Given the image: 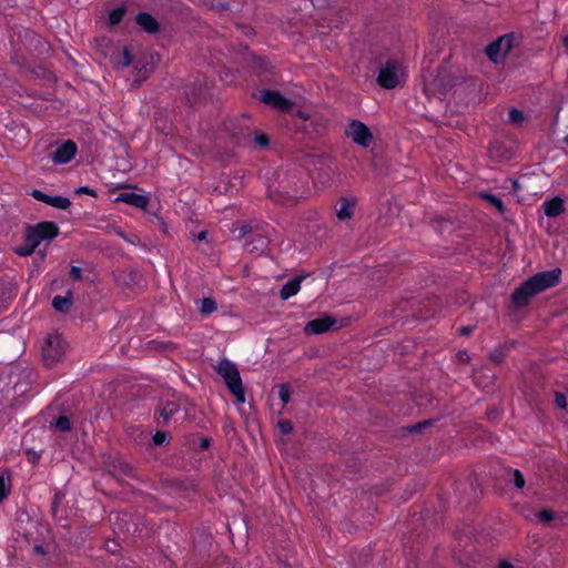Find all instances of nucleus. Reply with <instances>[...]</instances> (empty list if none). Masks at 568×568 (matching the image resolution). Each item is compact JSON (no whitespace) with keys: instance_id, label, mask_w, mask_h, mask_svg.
Wrapping results in <instances>:
<instances>
[{"instance_id":"nucleus-46","label":"nucleus","mask_w":568,"mask_h":568,"mask_svg":"<svg viewBox=\"0 0 568 568\" xmlns=\"http://www.w3.org/2000/svg\"><path fill=\"white\" fill-rule=\"evenodd\" d=\"M555 404L558 408L565 409L567 406V398L564 393L555 394Z\"/></svg>"},{"instance_id":"nucleus-52","label":"nucleus","mask_w":568,"mask_h":568,"mask_svg":"<svg viewBox=\"0 0 568 568\" xmlns=\"http://www.w3.org/2000/svg\"><path fill=\"white\" fill-rule=\"evenodd\" d=\"M126 242L131 243L132 245H138L140 244V237L135 234H132L128 236Z\"/></svg>"},{"instance_id":"nucleus-15","label":"nucleus","mask_w":568,"mask_h":568,"mask_svg":"<svg viewBox=\"0 0 568 568\" xmlns=\"http://www.w3.org/2000/svg\"><path fill=\"white\" fill-rule=\"evenodd\" d=\"M115 201L123 202L142 210H144L149 204V199L146 196L134 192L120 193Z\"/></svg>"},{"instance_id":"nucleus-37","label":"nucleus","mask_w":568,"mask_h":568,"mask_svg":"<svg viewBox=\"0 0 568 568\" xmlns=\"http://www.w3.org/2000/svg\"><path fill=\"white\" fill-rule=\"evenodd\" d=\"M38 246H33V242H26L24 245L14 248V252L20 256H28L34 252Z\"/></svg>"},{"instance_id":"nucleus-47","label":"nucleus","mask_w":568,"mask_h":568,"mask_svg":"<svg viewBox=\"0 0 568 568\" xmlns=\"http://www.w3.org/2000/svg\"><path fill=\"white\" fill-rule=\"evenodd\" d=\"M31 195H32V197H33V199H36L37 201L43 202V203H45V204H47L48 199H49V196H50V195H48V194L43 193V192H42V191H40V190H33V191L31 192Z\"/></svg>"},{"instance_id":"nucleus-20","label":"nucleus","mask_w":568,"mask_h":568,"mask_svg":"<svg viewBox=\"0 0 568 568\" xmlns=\"http://www.w3.org/2000/svg\"><path fill=\"white\" fill-rule=\"evenodd\" d=\"M463 485H467L469 487V491H467L468 501H476L483 496V490L479 489L480 484L478 483L476 475H468Z\"/></svg>"},{"instance_id":"nucleus-48","label":"nucleus","mask_w":568,"mask_h":568,"mask_svg":"<svg viewBox=\"0 0 568 568\" xmlns=\"http://www.w3.org/2000/svg\"><path fill=\"white\" fill-rule=\"evenodd\" d=\"M77 194H89L91 196H95L97 193L94 190L90 189L89 186H81L75 191Z\"/></svg>"},{"instance_id":"nucleus-23","label":"nucleus","mask_w":568,"mask_h":568,"mask_svg":"<svg viewBox=\"0 0 568 568\" xmlns=\"http://www.w3.org/2000/svg\"><path fill=\"white\" fill-rule=\"evenodd\" d=\"M112 469H113L112 471H113L114 476L124 475V476H130L133 478L136 477L134 474L133 467L130 464L121 462V460L114 462L112 464Z\"/></svg>"},{"instance_id":"nucleus-58","label":"nucleus","mask_w":568,"mask_h":568,"mask_svg":"<svg viewBox=\"0 0 568 568\" xmlns=\"http://www.w3.org/2000/svg\"><path fill=\"white\" fill-rule=\"evenodd\" d=\"M206 237H207V231H202L200 232L197 235H196V240L197 241H206Z\"/></svg>"},{"instance_id":"nucleus-4","label":"nucleus","mask_w":568,"mask_h":568,"mask_svg":"<svg viewBox=\"0 0 568 568\" xmlns=\"http://www.w3.org/2000/svg\"><path fill=\"white\" fill-rule=\"evenodd\" d=\"M60 233L57 223L43 221L36 225H27L24 232V241L33 242V246H39L42 241H51Z\"/></svg>"},{"instance_id":"nucleus-64","label":"nucleus","mask_w":568,"mask_h":568,"mask_svg":"<svg viewBox=\"0 0 568 568\" xmlns=\"http://www.w3.org/2000/svg\"><path fill=\"white\" fill-rule=\"evenodd\" d=\"M565 140H566V142L568 143V135L566 136V139H565Z\"/></svg>"},{"instance_id":"nucleus-8","label":"nucleus","mask_w":568,"mask_h":568,"mask_svg":"<svg viewBox=\"0 0 568 568\" xmlns=\"http://www.w3.org/2000/svg\"><path fill=\"white\" fill-rule=\"evenodd\" d=\"M345 134L362 148H368L374 140L368 126L359 120H352L345 130Z\"/></svg>"},{"instance_id":"nucleus-16","label":"nucleus","mask_w":568,"mask_h":568,"mask_svg":"<svg viewBox=\"0 0 568 568\" xmlns=\"http://www.w3.org/2000/svg\"><path fill=\"white\" fill-rule=\"evenodd\" d=\"M135 22L142 28V30L150 34H154L160 31V23L150 13H138Z\"/></svg>"},{"instance_id":"nucleus-25","label":"nucleus","mask_w":568,"mask_h":568,"mask_svg":"<svg viewBox=\"0 0 568 568\" xmlns=\"http://www.w3.org/2000/svg\"><path fill=\"white\" fill-rule=\"evenodd\" d=\"M507 353L508 345H498L490 352L489 358L494 364L499 365L504 362L505 357L507 356Z\"/></svg>"},{"instance_id":"nucleus-45","label":"nucleus","mask_w":568,"mask_h":568,"mask_svg":"<svg viewBox=\"0 0 568 568\" xmlns=\"http://www.w3.org/2000/svg\"><path fill=\"white\" fill-rule=\"evenodd\" d=\"M70 278L73 281V282H79V281H87L88 278L83 277L82 276V270L78 266H72L70 268Z\"/></svg>"},{"instance_id":"nucleus-34","label":"nucleus","mask_w":568,"mask_h":568,"mask_svg":"<svg viewBox=\"0 0 568 568\" xmlns=\"http://www.w3.org/2000/svg\"><path fill=\"white\" fill-rule=\"evenodd\" d=\"M132 54L129 50V48L124 47L122 52L118 57V64L122 65L123 68L129 67L132 63Z\"/></svg>"},{"instance_id":"nucleus-63","label":"nucleus","mask_w":568,"mask_h":568,"mask_svg":"<svg viewBox=\"0 0 568 568\" xmlns=\"http://www.w3.org/2000/svg\"><path fill=\"white\" fill-rule=\"evenodd\" d=\"M513 186H514V187H518V181H517V180H514V181H513Z\"/></svg>"},{"instance_id":"nucleus-29","label":"nucleus","mask_w":568,"mask_h":568,"mask_svg":"<svg viewBox=\"0 0 568 568\" xmlns=\"http://www.w3.org/2000/svg\"><path fill=\"white\" fill-rule=\"evenodd\" d=\"M47 204L60 210H67L71 205V201L64 196H49Z\"/></svg>"},{"instance_id":"nucleus-3","label":"nucleus","mask_w":568,"mask_h":568,"mask_svg":"<svg viewBox=\"0 0 568 568\" xmlns=\"http://www.w3.org/2000/svg\"><path fill=\"white\" fill-rule=\"evenodd\" d=\"M67 348L68 343L61 334H48L41 346V356L44 366L48 368L54 367L64 358Z\"/></svg>"},{"instance_id":"nucleus-54","label":"nucleus","mask_w":568,"mask_h":568,"mask_svg":"<svg viewBox=\"0 0 568 568\" xmlns=\"http://www.w3.org/2000/svg\"><path fill=\"white\" fill-rule=\"evenodd\" d=\"M112 230L115 232V234H118L120 237H122L124 241H126L129 235L126 233H124L121 229L112 226Z\"/></svg>"},{"instance_id":"nucleus-55","label":"nucleus","mask_w":568,"mask_h":568,"mask_svg":"<svg viewBox=\"0 0 568 568\" xmlns=\"http://www.w3.org/2000/svg\"><path fill=\"white\" fill-rule=\"evenodd\" d=\"M497 568H515L509 561L503 560L498 564Z\"/></svg>"},{"instance_id":"nucleus-18","label":"nucleus","mask_w":568,"mask_h":568,"mask_svg":"<svg viewBox=\"0 0 568 568\" xmlns=\"http://www.w3.org/2000/svg\"><path fill=\"white\" fill-rule=\"evenodd\" d=\"M339 209L337 210V217L338 220L341 221H346V220H349L352 219L353 214H354V207L356 205V200L355 199H347V197H342L341 201H339Z\"/></svg>"},{"instance_id":"nucleus-19","label":"nucleus","mask_w":568,"mask_h":568,"mask_svg":"<svg viewBox=\"0 0 568 568\" xmlns=\"http://www.w3.org/2000/svg\"><path fill=\"white\" fill-rule=\"evenodd\" d=\"M544 212L548 217H556L565 211L564 201L560 197H554L544 203Z\"/></svg>"},{"instance_id":"nucleus-30","label":"nucleus","mask_w":568,"mask_h":568,"mask_svg":"<svg viewBox=\"0 0 568 568\" xmlns=\"http://www.w3.org/2000/svg\"><path fill=\"white\" fill-rule=\"evenodd\" d=\"M52 426H54L58 430H60L62 433H68L72 428L71 422H70L69 417L65 415H61V416L57 417L52 422Z\"/></svg>"},{"instance_id":"nucleus-53","label":"nucleus","mask_w":568,"mask_h":568,"mask_svg":"<svg viewBox=\"0 0 568 568\" xmlns=\"http://www.w3.org/2000/svg\"><path fill=\"white\" fill-rule=\"evenodd\" d=\"M33 551L36 554H39V555H45L47 554V550L44 549V547L42 545H34Z\"/></svg>"},{"instance_id":"nucleus-35","label":"nucleus","mask_w":568,"mask_h":568,"mask_svg":"<svg viewBox=\"0 0 568 568\" xmlns=\"http://www.w3.org/2000/svg\"><path fill=\"white\" fill-rule=\"evenodd\" d=\"M12 298V287H0V310L7 306V303Z\"/></svg>"},{"instance_id":"nucleus-5","label":"nucleus","mask_w":568,"mask_h":568,"mask_svg":"<svg viewBox=\"0 0 568 568\" xmlns=\"http://www.w3.org/2000/svg\"><path fill=\"white\" fill-rule=\"evenodd\" d=\"M239 237L244 239V247L250 253L263 252L268 244L267 236L256 225L245 224L239 229Z\"/></svg>"},{"instance_id":"nucleus-44","label":"nucleus","mask_w":568,"mask_h":568,"mask_svg":"<svg viewBox=\"0 0 568 568\" xmlns=\"http://www.w3.org/2000/svg\"><path fill=\"white\" fill-rule=\"evenodd\" d=\"M277 426L283 435H288L293 432V423L288 419H280Z\"/></svg>"},{"instance_id":"nucleus-32","label":"nucleus","mask_w":568,"mask_h":568,"mask_svg":"<svg viewBox=\"0 0 568 568\" xmlns=\"http://www.w3.org/2000/svg\"><path fill=\"white\" fill-rule=\"evenodd\" d=\"M510 483L517 489H523L525 487L526 480H525L523 473L519 469L511 470Z\"/></svg>"},{"instance_id":"nucleus-24","label":"nucleus","mask_w":568,"mask_h":568,"mask_svg":"<svg viewBox=\"0 0 568 568\" xmlns=\"http://www.w3.org/2000/svg\"><path fill=\"white\" fill-rule=\"evenodd\" d=\"M217 310V303L212 297H203L200 301L199 311L202 315H210Z\"/></svg>"},{"instance_id":"nucleus-17","label":"nucleus","mask_w":568,"mask_h":568,"mask_svg":"<svg viewBox=\"0 0 568 568\" xmlns=\"http://www.w3.org/2000/svg\"><path fill=\"white\" fill-rule=\"evenodd\" d=\"M310 276L307 273H300L288 276V274H272L270 276H264L263 278L266 281H275L281 282L285 281L284 284H301L304 280H306Z\"/></svg>"},{"instance_id":"nucleus-9","label":"nucleus","mask_w":568,"mask_h":568,"mask_svg":"<svg viewBox=\"0 0 568 568\" xmlns=\"http://www.w3.org/2000/svg\"><path fill=\"white\" fill-rule=\"evenodd\" d=\"M258 99L280 112H290L294 105L292 100L282 95L277 90H261Z\"/></svg>"},{"instance_id":"nucleus-42","label":"nucleus","mask_w":568,"mask_h":568,"mask_svg":"<svg viewBox=\"0 0 568 568\" xmlns=\"http://www.w3.org/2000/svg\"><path fill=\"white\" fill-rule=\"evenodd\" d=\"M524 112L518 109H511L509 111V121L514 124H520L524 121Z\"/></svg>"},{"instance_id":"nucleus-1","label":"nucleus","mask_w":568,"mask_h":568,"mask_svg":"<svg viewBox=\"0 0 568 568\" xmlns=\"http://www.w3.org/2000/svg\"><path fill=\"white\" fill-rule=\"evenodd\" d=\"M11 45L13 48L12 61L20 67L29 64L28 55L43 59L48 55L50 45L34 31L23 27H12Z\"/></svg>"},{"instance_id":"nucleus-51","label":"nucleus","mask_w":568,"mask_h":568,"mask_svg":"<svg viewBox=\"0 0 568 568\" xmlns=\"http://www.w3.org/2000/svg\"><path fill=\"white\" fill-rule=\"evenodd\" d=\"M211 446V439L209 437H203L200 440V448L201 449H207Z\"/></svg>"},{"instance_id":"nucleus-50","label":"nucleus","mask_w":568,"mask_h":568,"mask_svg":"<svg viewBox=\"0 0 568 568\" xmlns=\"http://www.w3.org/2000/svg\"><path fill=\"white\" fill-rule=\"evenodd\" d=\"M474 326L471 325H467V326H462L459 328V335L460 336H468L473 331H474Z\"/></svg>"},{"instance_id":"nucleus-12","label":"nucleus","mask_w":568,"mask_h":568,"mask_svg":"<svg viewBox=\"0 0 568 568\" xmlns=\"http://www.w3.org/2000/svg\"><path fill=\"white\" fill-rule=\"evenodd\" d=\"M77 150V144L72 140H67L50 153V158L55 164H64L74 158Z\"/></svg>"},{"instance_id":"nucleus-57","label":"nucleus","mask_w":568,"mask_h":568,"mask_svg":"<svg viewBox=\"0 0 568 568\" xmlns=\"http://www.w3.org/2000/svg\"><path fill=\"white\" fill-rule=\"evenodd\" d=\"M371 281H384V278L381 276V272H374L372 273V276L369 277Z\"/></svg>"},{"instance_id":"nucleus-27","label":"nucleus","mask_w":568,"mask_h":568,"mask_svg":"<svg viewBox=\"0 0 568 568\" xmlns=\"http://www.w3.org/2000/svg\"><path fill=\"white\" fill-rule=\"evenodd\" d=\"M480 197L484 199L486 202H488L494 207H496V210L499 213H504L506 211V207H505L503 201L498 196L484 192V193H480Z\"/></svg>"},{"instance_id":"nucleus-22","label":"nucleus","mask_w":568,"mask_h":568,"mask_svg":"<svg viewBox=\"0 0 568 568\" xmlns=\"http://www.w3.org/2000/svg\"><path fill=\"white\" fill-rule=\"evenodd\" d=\"M435 423H436V419H434V418L425 419V420L418 422L414 425L403 427V432L413 434V435L422 434L425 429L434 426Z\"/></svg>"},{"instance_id":"nucleus-61","label":"nucleus","mask_w":568,"mask_h":568,"mask_svg":"<svg viewBox=\"0 0 568 568\" xmlns=\"http://www.w3.org/2000/svg\"><path fill=\"white\" fill-rule=\"evenodd\" d=\"M517 342L516 341H510V342H507L505 343L504 345H508V351L514 348L516 346Z\"/></svg>"},{"instance_id":"nucleus-21","label":"nucleus","mask_w":568,"mask_h":568,"mask_svg":"<svg viewBox=\"0 0 568 568\" xmlns=\"http://www.w3.org/2000/svg\"><path fill=\"white\" fill-rule=\"evenodd\" d=\"M149 349L162 352V353H171L178 349L179 345L175 342L166 341V342H160V341H150L148 343Z\"/></svg>"},{"instance_id":"nucleus-26","label":"nucleus","mask_w":568,"mask_h":568,"mask_svg":"<svg viewBox=\"0 0 568 568\" xmlns=\"http://www.w3.org/2000/svg\"><path fill=\"white\" fill-rule=\"evenodd\" d=\"M180 410V405L176 402H168L160 412V417L163 418L164 423Z\"/></svg>"},{"instance_id":"nucleus-38","label":"nucleus","mask_w":568,"mask_h":568,"mask_svg":"<svg viewBox=\"0 0 568 568\" xmlns=\"http://www.w3.org/2000/svg\"><path fill=\"white\" fill-rule=\"evenodd\" d=\"M169 438H170V434L168 432H164V430H158L153 437H152V442H153V445L154 446H161L165 443L169 442Z\"/></svg>"},{"instance_id":"nucleus-11","label":"nucleus","mask_w":568,"mask_h":568,"mask_svg":"<svg viewBox=\"0 0 568 568\" xmlns=\"http://www.w3.org/2000/svg\"><path fill=\"white\" fill-rule=\"evenodd\" d=\"M337 321L335 317L324 314L321 317L307 322L304 326V333L306 335H320L331 331L335 327Z\"/></svg>"},{"instance_id":"nucleus-49","label":"nucleus","mask_w":568,"mask_h":568,"mask_svg":"<svg viewBox=\"0 0 568 568\" xmlns=\"http://www.w3.org/2000/svg\"><path fill=\"white\" fill-rule=\"evenodd\" d=\"M499 150H500V145L498 143H495L490 146L489 153L491 156L503 158V155L499 153Z\"/></svg>"},{"instance_id":"nucleus-7","label":"nucleus","mask_w":568,"mask_h":568,"mask_svg":"<svg viewBox=\"0 0 568 568\" xmlns=\"http://www.w3.org/2000/svg\"><path fill=\"white\" fill-rule=\"evenodd\" d=\"M514 33L504 34L499 37L497 40L489 43L485 49V53L487 54L490 61H493L494 63H498L503 61L505 55L514 48Z\"/></svg>"},{"instance_id":"nucleus-10","label":"nucleus","mask_w":568,"mask_h":568,"mask_svg":"<svg viewBox=\"0 0 568 568\" xmlns=\"http://www.w3.org/2000/svg\"><path fill=\"white\" fill-rule=\"evenodd\" d=\"M549 286H518L511 294V306L523 308L527 306L530 300L544 292Z\"/></svg>"},{"instance_id":"nucleus-41","label":"nucleus","mask_w":568,"mask_h":568,"mask_svg":"<svg viewBox=\"0 0 568 568\" xmlns=\"http://www.w3.org/2000/svg\"><path fill=\"white\" fill-rule=\"evenodd\" d=\"M536 516L541 523H550L555 519V513L548 508L540 509Z\"/></svg>"},{"instance_id":"nucleus-6","label":"nucleus","mask_w":568,"mask_h":568,"mask_svg":"<svg viewBox=\"0 0 568 568\" xmlns=\"http://www.w3.org/2000/svg\"><path fill=\"white\" fill-rule=\"evenodd\" d=\"M402 77L400 65L397 60H387L381 64L377 83L384 89H394L399 84Z\"/></svg>"},{"instance_id":"nucleus-33","label":"nucleus","mask_w":568,"mask_h":568,"mask_svg":"<svg viewBox=\"0 0 568 568\" xmlns=\"http://www.w3.org/2000/svg\"><path fill=\"white\" fill-rule=\"evenodd\" d=\"M10 490V479H6L3 475H0V504L9 496Z\"/></svg>"},{"instance_id":"nucleus-60","label":"nucleus","mask_w":568,"mask_h":568,"mask_svg":"<svg viewBox=\"0 0 568 568\" xmlns=\"http://www.w3.org/2000/svg\"><path fill=\"white\" fill-rule=\"evenodd\" d=\"M562 44L565 47L566 52L568 53V34L562 38Z\"/></svg>"},{"instance_id":"nucleus-13","label":"nucleus","mask_w":568,"mask_h":568,"mask_svg":"<svg viewBox=\"0 0 568 568\" xmlns=\"http://www.w3.org/2000/svg\"><path fill=\"white\" fill-rule=\"evenodd\" d=\"M561 268L555 267L550 271L539 272L526 278L520 284H558L561 280Z\"/></svg>"},{"instance_id":"nucleus-28","label":"nucleus","mask_w":568,"mask_h":568,"mask_svg":"<svg viewBox=\"0 0 568 568\" xmlns=\"http://www.w3.org/2000/svg\"><path fill=\"white\" fill-rule=\"evenodd\" d=\"M162 486L165 488H170L174 491H184L186 490V484L176 478H164L162 479Z\"/></svg>"},{"instance_id":"nucleus-14","label":"nucleus","mask_w":568,"mask_h":568,"mask_svg":"<svg viewBox=\"0 0 568 568\" xmlns=\"http://www.w3.org/2000/svg\"><path fill=\"white\" fill-rule=\"evenodd\" d=\"M73 292L68 290L64 295H55L51 305L59 313H69L73 306Z\"/></svg>"},{"instance_id":"nucleus-36","label":"nucleus","mask_w":568,"mask_h":568,"mask_svg":"<svg viewBox=\"0 0 568 568\" xmlns=\"http://www.w3.org/2000/svg\"><path fill=\"white\" fill-rule=\"evenodd\" d=\"M63 499H64V494L61 490H57L54 493L52 504H51V515L53 517H57L60 504L62 503Z\"/></svg>"},{"instance_id":"nucleus-31","label":"nucleus","mask_w":568,"mask_h":568,"mask_svg":"<svg viewBox=\"0 0 568 568\" xmlns=\"http://www.w3.org/2000/svg\"><path fill=\"white\" fill-rule=\"evenodd\" d=\"M124 14H125V8L124 7H119V8L113 9L109 13L110 24L111 26L119 24L121 22V20L123 19Z\"/></svg>"},{"instance_id":"nucleus-56","label":"nucleus","mask_w":568,"mask_h":568,"mask_svg":"<svg viewBox=\"0 0 568 568\" xmlns=\"http://www.w3.org/2000/svg\"><path fill=\"white\" fill-rule=\"evenodd\" d=\"M296 115H297L301 120H303V121H307V120L310 119L308 113H306V112H304V111H301V110H298V111L296 112Z\"/></svg>"},{"instance_id":"nucleus-62","label":"nucleus","mask_w":568,"mask_h":568,"mask_svg":"<svg viewBox=\"0 0 568 568\" xmlns=\"http://www.w3.org/2000/svg\"><path fill=\"white\" fill-rule=\"evenodd\" d=\"M131 275H133L132 278H131L132 281H139V278H138L139 273L138 272L131 273Z\"/></svg>"},{"instance_id":"nucleus-43","label":"nucleus","mask_w":568,"mask_h":568,"mask_svg":"<svg viewBox=\"0 0 568 568\" xmlns=\"http://www.w3.org/2000/svg\"><path fill=\"white\" fill-rule=\"evenodd\" d=\"M253 142L261 148H265L270 144V138L265 133H254L252 138Z\"/></svg>"},{"instance_id":"nucleus-40","label":"nucleus","mask_w":568,"mask_h":568,"mask_svg":"<svg viewBox=\"0 0 568 568\" xmlns=\"http://www.w3.org/2000/svg\"><path fill=\"white\" fill-rule=\"evenodd\" d=\"M278 388H280V392H278L280 399L283 402V404H287L291 400V392H292L290 384H287V383L281 384L278 386Z\"/></svg>"},{"instance_id":"nucleus-2","label":"nucleus","mask_w":568,"mask_h":568,"mask_svg":"<svg viewBox=\"0 0 568 568\" xmlns=\"http://www.w3.org/2000/svg\"><path fill=\"white\" fill-rule=\"evenodd\" d=\"M217 374L224 379L237 404L245 403V390L237 366L227 358H222L216 366Z\"/></svg>"},{"instance_id":"nucleus-39","label":"nucleus","mask_w":568,"mask_h":568,"mask_svg":"<svg viewBox=\"0 0 568 568\" xmlns=\"http://www.w3.org/2000/svg\"><path fill=\"white\" fill-rule=\"evenodd\" d=\"M301 286H282L280 296L283 301L288 300L290 297L296 295L300 291Z\"/></svg>"},{"instance_id":"nucleus-59","label":"nucleus","mask_w":568,"mask_h":568,"mask_svg":"<svg viewBox=\"0 0 568 568\" xmlns=\"http://www.w3.org/2000/svg\"><path fill=\"white\" fill-rule=\"evenodd\" d=\"M282 193H285L287 195V199H295L297 197V192L290 193L287 190H283Z\"/></svg>"}]
</instances>
